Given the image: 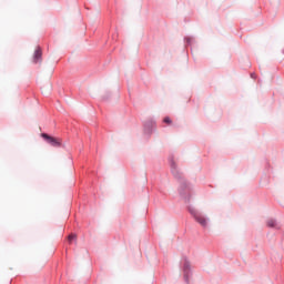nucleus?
<instances>
[{
	"mask_svg": "<svg viewBox=\"0 0 284 284\" xmlns=\"http://www.w3.org/2000/svg\"><path fill=\"white\" fill-rule=\"evenodd\" d=\"M182 261H183L182 272H183L184 281L186 284H190V274H192V264L190 263V260H187L186 256H184Z\"/></svg>",
	"mask_w": 284,
	"mask_h": 284,
	"instance_id": "3",
	"label": "nucleus"
},
{
	"mask_svg": "<svg viewBox=\"0 0 284 284\" xmlns=\"http://www.w3.org/2000/svg\"><path fill=\"white\" fill-rule=\"evenodd\" d=\"M170 165L173 176H175V179H178L180 182L179 194L181 195L182 199H190V185H187V181L183 179V176L179 172V169H176V162H174V158H170Z\"/></svg>",
	"mask_w": 284,
	"mask_h": 284,
	"instance_id": "1",
	"label": "nucleus"
},
{
	"mask_svg": "<svg viewBox=\"0 0 284 284\" xmlns=\"http://www.w3.org/2000/svg\"><path fill=\"white\" fill-rule=\"evenodd\" d=\"M43 52L41 51V47L37 48V64H38V70L40 74H45V63H43Z\"/></svg>",
	"mask_w": 284,
	"mask_h": 284,
	"instance_id": "4",
	"label": "nucleus"
},
{
	"mask_svg": "<svg viewBox=\"0 0 284 284\" xmlns=\"http://www.w3.org/2000/svg\"><path fill=\"white\" fill-rule=\"evenodd\" d=\"M251 79H256V73H251Z\"/></svg>",
	"mask_w": 284,
	"mask_h": 284,
	"instance_id": "9",
	"label": "nucleus"
},
{
	"mask_svg": "<svg viewBox=\"0 0 284 284\" xmlns=\"http://www.w3.org/2000/svg\"><path fill=\"white\" fill-rule=\"evenodd\" d=\"M190 214H192L193 219L196 221V223H200L202 227H207V220L203 214L199 213V211L194 209H190Z\"/></svg>",
	"mask_w": 284,
	"mask_h": 284,
	"instance_id": "5",
	"label": "nucleus"
},
{
	"mask_svg": "<svg viewBox=\"0 0 284 284\" xmlns=\"http://www.w3.org/2000/svg\"><path fill=\"white\" fill-rule=\"evenodd\" d=\"M40 136L43 139V141H45V143H48L52 148H61L63 143V140H61V138H54L52 135H49L48 133H41Z\"/></svg>",
	"mask_w": 284,
	"mask_h": 284,
	"instance_id": "2",
	"label": "nucleus"
},
{
	"mask_svg": "<svg viewBox=\"0 0 284 284\" xmlns=\"http://www.w3.org/2000/svg\"><path fill=\"white\" fill-rule=\"evenodd\" d=\"M68 241H69V243H70V245H71L72 241H77V234L71 233V234L68 236Z\"/></svg>",
	"mask_w": 284,
	"mask_h": 284,
	"instance_id": "7",
	"label": "nucleus"
},
{
	"mask_svg": "<svg viewBox=\"0 0 284 284\" xmlns=\"http://www.w3.org/2000/svg\"><path fill=\"white\" fill-rule=\"evenodd\" d=\"M163 123H166V125H172V119H170V116H165L163 119Z\"/></svg>",
	"mask_w": 284,
	"mask_h": 284,
	"instance_id": "8",
	"label": "nucleus"
},
{
	"mask_svg": "<svg viewBox=\"0 0 284 284\" xmlns=\"http://www.w3.org/2000/svg\"><path fill=\"white\" fill-rule=\"evenodd\" d=\"M267 227H276V220H268L266 222Z\"/></svg>",
	"mask_w": 284,
	"mask_h": 284,
	"instance_id": "6",
	"label": "nucleus"
}]
</instances>
